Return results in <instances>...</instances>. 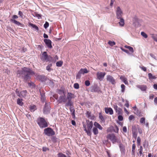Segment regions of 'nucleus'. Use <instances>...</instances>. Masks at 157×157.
I'll use <instances>...</instances> for the list:
<instances>
[{
  "label": "nucleus",
  "mask_w": 157,
  "mask_h": 157,
  "mask_svg": "<svg viewBox=\"0 0 157 157\" xmlns=\"http://www.w3.org/2000/svg\"><path fill=\"white\" fill-rule=\"evenodd\" d=\"M46 61H48L54 63L56 62V60L51 56H48Z\"/></svg>",
  "instance_id": "23"
},
{
  "label": "nucleus",
  "mask_w": 157,
  "mask_h": 157,
  "mask_svg": "<svg viewBox=\"0 0 157 157\" xmlns=\"http://www.w3.org/2000/svg\"><path fill=\"white\" fill-rule=\"evenodd\" d=\"M94 125L95 127H96L97 128H98L100 130H102L103 129L102 127L98 123L96 122H95L94 123Z\"/></svg>",
  "instance_id": "22"
},
{
  "label": "nucleus",
  "mask_w": 157,
  "mask_h": 157,
  "mask_svg": "<svg viewBox=\"0 0 157 157\" xmlns=\"http://www.w3.org/2000/svg\"><path fill=\"white\" fill-rule=\"evenodd\" d=\"M49 150V149L47 147H43V151H46L47 150Z\"/></svg>",
  "instance_id": "56"
},
{
  "label": "nucleus",
  "mask_w": 157,
  "mask_h": 157,
  "mask_svg": "<svg viewBox=\"0 0 157 157\" xmlns=\"http://www.w3.org/2000/svg\"><path fill=\"white\" fill-rule=\"evenodd\" d=\"M126 103L125 104V106L127 107V108H128L129 106V102L128 101L126 100Z\"/></svg>",
  "instance_id": "59"
},
{
  "label": "nucleus",
  "mask_w": 157,
  "mask_h": 157,
  "mask_svg": "<svg viewBox=\"0 0 157 157\" xmlns=\"http://www.w3.org/2000/svg\"><path fill=\"white\" fill-rule=\"evenodd\" d=\"M54 81H55L53 79L49 80V84L52 86H53L54 85Z\"/></svg>",
  "instance_id": "35"
},
{
  "label": "nucleus",
  "mask_w": 157,
  "mask_h": 157,
  "mask_svg": "<svg viewBox=\"0 0 157 157\" xmlns=\"http://www.w3.org/2000/svg\"><path fill=\"white\" fill-rule=\"evenodd\" d=\"M30 110L31 112H34L36 109V106L35 105H30L29 107Z\"/></svg>",
  "instance_id": "26"
},
{
  "label": "nucleus",
  "mask_w": 157,
  "mask_h": 157,
  "mask_svg": "<svg viewBox=\"0 0 157 157\" xmlns=\"http://www.w3.org/2000/svg\"><path fill=\"white\" fill-rule=\"evenodd\" d=\"M140 121L141 123L144 124L145 123V118L144 117L141 118Z\"/></svg>",
  "instance_id": "43"
},
{
  "label": "nucleus",
  "mask_w": 157,
  "mask_h": 157,
  "mask_svg": "<svg viewBox=\"0 0 157 157\" xmlns=\"http://www.w3.org/2000/svg\"><path fill=\"white\" fill-rule=\"evenodd\" d=\"M107 138L110 140L113 144H114L116 142L117 143H121V140L118 139L114 134H109L107 136Z\"/></svg>",
  "instance_id": "5"
},
{
  "label": "nucleus",
  "mask_w": 157,
  "mask_h": 157,
  "mask_svg": "<svg viewBox=\"0 0 157 157\" xmlns=\"http://www.w3.org/2000/svg\"><path fill=\"white\" fill-rule=\"evenodd\" d=\"M105 72H98L97 74V76L98 78L101 81L102 80L105 75Z\"/></svg>",
  "instance_id": "13"
},
{
  "label": "nucleus",
  "mask_w": 157,
  "mask_h": 157,
  "mask_svg": "<svg viewBox=\"0 0 157 157\" xmlns=\"http://www.w3.org/2000/svg\"><path fill=\"white\" fill-rule=\"evenodd\" d=\"M74 87L75 89H78L79 88V85L78 83H75L74 85Z\"/></svg>",
  "instance_id": "44"
},
{
  "label": "nucleus",
  "mask_w": 157,
  "mask_h": 157,
  "mask_svg": "<svg viewBox=\"0 0 157 157\" xmlns=\"http://www.w3.org/2000/svg\"><path fill=\"white\" fill-rule=\"evenodd\" d=\"M49 24L47 21H46L44 25V27L45 29H46L49 26Z\"/></svg>",
  "instance_id": "41"
},
{
  "label": "nucleus",
  "mask_w": 157,
  "mask_h": 157,
  "mask_svg": "<svg viewBox=\"0 0 157 157\" xmlns=\"http://www.w3.org/2000/svg\"><path fill=\"white\" fill-rule=\"evenodd\" d=\"M48 56L46 52H44L42 54V56L40 58L43 61H46Z\"/></svg>",
  "instance_id": "15"
},
{
  "label": "nucleus",
  "mask_w": 157,
  "mask_h": 157,
  "mask_svg": "<svg viewBox=\"0 0 157 157\" xmlns=\"http://www.w3.org/2000/svg\"><path fill=\"white\" fill-rule=\"evenodd\" d=\"M124 47L128 49L129 51L132 53L134 52L133 49L132 47L126 45L124 46Z\"/></svg>",
  "instance_id": "29"
},
{
  "label": "nucleus",
  "mask_w": 157,
  "mask_h": 157,
  "mask_svg": "<svg viewBox=\"0 0 157 157\" xmlns=\"http://www.w3.org/2000/svg\"><path fill=\"white\" fill-rule=\"evenodd\" d=\"M44 41L48 48L50 49H51L52 48V42L50 40L45 39L44 40Z\"/></svg>",
  "instance_id": "11"
},
{
  "label": "nucleus",
  "mask_w": 157,
  "mask_h": 157,
  "mask_svg": "<svg viewBox=\"0 0 157 157\" xmlns=\"http://www.w3.org/2000/svg\"><path fill=\"white\" fill-rule=\"evenodd\" d=\"M52 140L53 143H56L57 141V139L56 137L53 136L52 138Z\"/></svg>",
  "instance_id": "38"
},
{
  "label": "nucleus",
  "mask_w": 157,
  "mask_h": 157,
  "mask_svg": "<svg viewBox=\"0 0 157 157\" xmlns=\"http://www.w3.org/2000/svg\"><path fill=\"white\" fill-rule=\"evenodd\" d=\"M105 112L106 114L109 113L110 115H112L113 113V111L112 109L110 108H105Z\"/></svg>",
  "instance_id": "17"
},
{
  "label": "nucleus",
  "mask_w": 157,
  "mask_h": 157,
  "mask_svg": "<svg viewBox=\"0 0 157 157\" xmlns=\"http://www.w3.org/2000/svg\"><path fill=\"white\" fill-rule=\"evenodd\" d=\"M58 93L59 94L61 95L65 94L64 91L61 89L58 90Z\"/></svg>",
  "instance_id": "36"
},
{
  "label": "nucleus",
  "mask_w": 157,
  "mask_h": 157,
  "mask_svg": "<svg viewBox=\"0 0 157 157\" xmlns=\"http://www.w3.org/2000/svg\"><path fill=\"white\" fill-rule=\"evenodd\" d=\"M94 135H97L98 133V131L96 127H94L92 129Z\"/></svg>",
  "instance_id": "30"
},
{
  "label": "nucleus",
  "mask_w": 157,
  "mask_h": 157,
  "mask_svg": "<svg viewBox=\"0 0 157 157\" xmlns=\"http://www.w3.org/2000/svg\"><path fill=\"white\" fill-rule=\"evenodd\" d=\"M119 144V148L121 152L122 153H124L125 151L124 146L121 143V142Z\"/></svg>",
  "instance_id": "20"
},
{
  "label": "nucleus",
  "mask_w": 157,
  "mask_h": 157,
  "mask_svg": "<svg viewBox=\"0 0 157 157\" xmlns=\"http://www.w3.org/2000/svg\"><path fill=\"white\" fill-rule=\"evenodd\" d=\"M141 35L145 38H147V35L144 32H142L141 33Z\"/></svg>",
  "instance_id": "42"
},
{
  "label": "nucleus",
  "mask_w": 157,
  "mask_h": 157,
  "mask_svg": "<svg viewBox=\"0 0 157 157\" xmlns=\"http://www.w3.org/2000/svg\"><path fill=\"white\" fill-rule=\"evenodd\" d=\"M141 139L140 137H138L137 138V143H140Z\"/></svg>",
  "instance_id": "62"
},
{
  "label": "nucleus",
  "mask_w": 157,
  "mask_h": 157,
  "mask_svg": "<svg viewBox=\"0 0 157 157\" xmlns=\"http://www.w3.org/2000/svg\"><path fill=\"white\" fill-rule=\"evenodd\" d=\"M117 18L118 19L121 18L123 14V12L119 6L117 7L116 11Z\"/></svg>",
  "instance_id": "9"
},
{
  "label": "nucleus",
  "mask_w": 157,
  "mask_h": 157,
  "mask_svg": "<svg viewBox=\"0 0 157 157\" xmlns=\"http://www.w3.org/2000/svg\"><path fill=\"white\" fill-rule=\"evenodd\" d=\"M68 106H70L69 109L70 112L71 113H75V109L74 108L73 102V101H72V105H68Z\"/></svg>",
  "instance_id": "24"
},
{
  "label": "nucleus",
  "mask_w": 157,
  "mask_h": 157,
  "mask_svg": "<svg viewBox=\"0 0 157 157\" xmlns=\"http://www.w3.org/2000/svg\"><path fill=\"white\" fill-rule=\"evenodd\" d=\"M115 128L114 129V132L116 133H118L119 130V128L116 125H115Z\"/></svg>",
  "instance_id": "51"
},
{
  "label": "nucleus",
  "mask_w": 157,
  "mask_h": 157,
  "mask_svg": "<svg viewBox=\"0 0 157 157\" xmlns=\"http://www.w3.org/2000/svg\"><path fill=\"white\" fill-rule=\"evenodd\" d=\"M92 91L94 92H98L100 90L99 87L97 85H94L92 87Z\"/></svg>",
  "instance_id": "19"
},
{
  "label": "nucleus",
  "mask_w": 157,
  "mask_h": 157,
  "mask_svg": "<svg viewBox=\"0 0 157 157\" xmlns=\"http://www.w3.org/2000/svg\"><path fill=\"white\" fill-rule=\"evenodd\" d=\"M10 21V22H13L18 26H20L21 27H23L24 26V25L23 24L20 23L19 21H18L13 19H11Z\"/></svg>",
  "instance_id": "16"
},
{
  "label": "nucleus",
  "mask_w": 157,
  "mask_h": 157,
  "mask_svg": "<svg viewBox=\"0 0 157 157\" xmlns=\"http://www.w3.org/2000/svg\"><path fill=\"white\" fill-rule=\"evenodd\" d=\"M113 108L116 113H117L118 115H120L122 114V109L121 108L118 107L117 105H114Z\"/></svg>",
  "instance_id": "12"
},
{
  "label": "nucleus",
  "mask_w": 157,
  "mask_h": 157,
  "mask_svg": "<svg viewBox=\"0 0 157 157\" xmlns=\"http://www.w3.org/2000/svg\"><path fill=\"white\" fill-rule=\"evenodd\" d=\"M22 99L18 98L17 99V104L20 106H22L24 104V103L22 101Z\"/></svg>",
  "instance_id": "25"
},
{
  "label": "nucleus",
  "mask_w": 157,
  "mask_h": 157,
  "mask_svg": "<svg viewBox=\"0 0 157 157\" xmlns=\"http://www.w3.org/2000/svg\"><path fill=\"white\" fill-rule=\"evenodd\" d=\"M34 16L37 17L38 19H40L41 17V15L39 14L36 13H34Z\"/></svg>",
  "instance_id": "46"
},
{
  "label": "nucleus",
  "mask_w": 157,
  "mask_h": 157,
  "mask_svg": "<svg viewBox=\"0 0 157 157\" xmlns=\"http://www.w3.org/2000/svg\"><path fill=\"white\" fill-rule=\"evenodd\" d=\"M43 134L48 136H50L54 135L55 133L52 128L48 127L44 129Z\"/></svg>",
  "instance_id": "6"
},
{
  "label": "nucleus",
  "mask_w": 157,
  "mask_h": 157,
  "mask_svg": "<svg viewBox=\"0 0 157 157\" xmlns=\"http://www.w3.org/2000/svg\"><path fill=\"white\" fill-rule=\"evenodd\" d=\"M88 71L86 68H81L77 73L76 78V79H79L80 78L82 74H84L88 72Z\"/></svg>",
  "instance_id": "8"
},
{
  "label": "nucleus",
  "mask_w": 157,
  "mask_h": 157,
  "mask_svg": "<svg viewBox=\"0 0 157 157\" xmlns=\"http://www.w3.org/2000/svg\"><path fill=\"white\" fill-rule=\"evenodd\" d=\"M134 118V116L133 115H131L129 116L128 119L130 121H131L133 120Z\"/></svg>",
  "instance_id": "57"
},
{
  "label": "nucleus",
  "mask_w": 157,
  "mask_h": 157,
  "mask_svg": "<svg viewBox=\"0 0 157 157\" xmlns=\"http://www.w3.org/2000/svg\"><path fill=\"white\" fill-rule=\"evenodd\" d=\"M136 86L143 91H146L147 89V86L145 85H136Z\"/></svg>",
  "instance_id": "18"
},
{
  "label": "nucleus",
  "mask_w": 157,
  "mask_h": 157,
  "mask_svg": "<svg viewBox=\"0 0 157 157\" xmlns=\"http://www.w3.org/2000/svg\"><path fill=\"white\" fill-rule=\"evenodd\" d=\"M51 107L48 103H46L43 109V112L44 114H48L50 112Z\"/></svg>",
  "instance_id": "7"
},
{
  "label": "nucleus",
  "mask_w": 157,
  "mask_h": 157,
  "mask_svg": "<svg viewBox=\"0 0 157 157\" xmlns=\"http://www.w3.org/2000/svg\"><path fill=\"white\" fill-rule=\"evenodd\" d=\"M52 63L49 64L46 67V69L48 71L50 72L51 70H52V69L51 68V67L52 66Z\"/></svg>",
  "instance_id": "32"
},
{
  "label": "nucleus",
  "mask_w": 157,
  "mask_h": 157,
  "mask_svg": "<svg viewBox=\"0 0 157 157\" xmlns=\"http://www.w3.org/2000/svg\"><path fill=\"white\" fill-rule=\"evenodd\" d=\"M122 81L125 84H128V82L125 78H123L122 79Z\"/></svg>",
  "instance_id": "54"
},
{
  "label": "nucleus",
  "mask_w": 157,
  "mask_h": 157,
  "mask_svg": "<svg viewBox=\"0 0 157 157\" xmlns=\"http://www.w3.org/2000/svg\"><path fill=\"white\" fill-rule=\"evenodd\" d=\"M63 63V62L61 61H59L57 62L56 63V66L57 67H61Z\"/></svg>",
  "instance_id": "33"
},
{
  "label": "nucleus",
  "mask_w": 157,
  "mask_h": 157,
  "mask_svg": "<svg viewBox=\"0 0 157 157\" xmlns=\"http://www.w3.org/2000/svg\"><path fill=\"white\" fill-rule=\"evenodd\" d=\"M150 55L151 57H152V58H153L155 59V60L157 59L156 57L155 56L154 54H153L152 53H151V54H150Z\"/></svg>",
  "instance_id": "55"
},
{
  "label": "nucleus",
  "mask_w": 157,
  "mask_h": 157,
  "mask_svg": "<svg viewBox=\"0 0 157 157\" xmlns=\"http://www.w3.org/2000/svg\"><path fill=\"white\" fill-rule=\"evenodd\" d=\"M36 122L40 127L41 128L47 127L48 126V123L43 117H38L36 120Z\"/></svg>",
  "instance_id": "4"
},
{
  "label": "nucleus",
  "mask_w": 157,
  "mask_h": 157,
  "mask_svg": "<svg viewBox=\"0 0 157 157\" xmlns=\"http://www.w3.org/2000/svg\"><path fill=\"white\" fill-rule=\"evenodd\" d=\"M75 97L74 94L71 92H67L66 98L65 94L61 95L59 97L57 101L59 103L62 102L66 103L65 106L68 107V105H71L72 101L71 99L74 98Z\"/></svg>",
  "instance_id": "2"
},
{
  "label": "nucleus",
  "mask_w": 157,
  "mask_h": 157,
  "mask_svg": "<svg viewBox=\"0 0 157 157\" xmlns=\"http://www.w3.org/2000/svg\"><path fill=\"white\" fill-rule=\"evenodd\" d=\"M152 38L154 39V40L157 42V37L156 36L154 35H153L152 36Z\"/></svg>",
  "instance_id": "53"
},
{
  "label": "nucleus",
  "mask_w": 157,
  "mask_h": 157,
  "mask_svg": "<svg viewBox=\"0 0 157 157\" xmlns=\"http://www.w3.org/2000/svg\"><path fill=\"white\" fill-rule=\"evenodd\" d=\"M139 150V153L140 154V155L141 156L142 154L143 151V147L141 146H140V149Z\"/></svg>",
  "instance_id": "48"
},
{
  "label": "nucleus",
  "mask_w": 157,
  "mask_h": 157,
  "mask_svg": "<svg viewBox=\"0 0 157 157\" xmlns=\"http://www.w3.org/2000/svg\"><path fill=\"white\" fill-rule=\"evenodd\" d=\"M119 19H120V21L119 22V23L120 25L121 26H123L124 24V20L122 17L120 18Z\"/></svg>",
  "instance_id": "28"
},
{
  "label": "nucleus",
  "mask_w": 157,
  "mask_h": 157,
  "mask_svg": "<svg viewBox=\"0 0 157 157\" xmlns=\"http://www.w3.org/2000/svg\"><path fill=\"white\" fill-rule=\"evenodd\" d=\"M29 26H31L34 29L38 31L39 30L38 27L35 25L31 23H29Z\"/></svg>",
  "instance_id": "21"
},
{
  "label": "nucleus",
  "mask_w": 157,
  "mask_h": 157,
  "mask_svg": "<svg viewBox=\"0 0 157 157\" xmlns=\"http://www.w3.org/2000/svg\"><path fill=\"white\" fill-rule=\"evenodd\" d=\"M108 44L111 46H113L115 44V43L114 41H109Z\"/></svg>",
  "instance_id": "45"
},
{
  "label": "nucleus",
  "mask_w": 157,
  "mask_h": 157,
  "mask_svg": "<svg viewBox=\"0 0 157 157\" xmlns=\"http://www.w3.org/2000/svg\"><path fill=\"white\" fill-rule=\"evenodd\" d=\"M106 79L108 81L111 82L113 85H114L116 83L115 80L113 78L111 75H108L107 76Z\"/></svg>",
  "instance_id": "14"
},
{
  "label": "nucleus",
  "mask_w": 157,
  "mask_h": 157,
  "mask_svg": "<svg viewBox=\"0 0 157 157\" xmlns=\"http://www.w3.org/2000/svg\"><path fill=\"white\" fill-rule=\"evenodd\" d=\"M121 49L122 51L125 52L126 53L128 54H130L129 52H128V50H127L125 49H124V48H123L122 47H121Z\"/></svg>",
  "instance_id": "47"
},
{
  "label": "nucleus",
  "mask_w": 157,
  "mask_h": 157,
  "mask_svg": "<svg viewBox=\"0 0 157 157\" xmlns=\"http://www.w3.org/2000/svg\"><path fill=\"white\" fill-rule=\"evenodd\" d=\"M121 91L122 92H124L125 86L123 84H122L121 85Z\"/></svg>",
  "instance_id": "39"
},
{
  "label": "nucleus",
  "mask_w": 157,
  "mask_h": 157,
  "mask_svg": "<svg viewBox=\"0 0 157 157\" xmlns=\"http://www.w3.org/2000/svg\"><path fill=\"white\" fill-rule=\"evenodd\" d=\"M148 76L150 79H153L156 78L155 76H153L151 73L148 74Z\"/></svg>",
  "instance_id": "31"
},
{
  "label": "nucleus",
  "mask_w": 157,
  "mask_h": 157,
  "mask_svg": "<svg viewBox=\"0 0 157 157\" xmlns=\"http://www.w3.org/2000/svg\"><path fill=\"white\" fill-rule=\"evenodd\" d=\"M17 75L23 79L25 82L29 81L28 84V86L31 87L35 88L36 85L30 79L32 76L35 75V72L30 68L24 67L21 68V70L17 71Z\"/></svg>",
  "instance_id": "1"
},
{
  "label": "nucleus",
  "mask_w": 157,
  "mask_h": 157,
  "mask_svg": "<svg viewBox=\"0 0 157 157\" xmlns=\"http://www.w3.org/2000/svg\"><path fill=\"white\" fill-rule=\"evenodd\" d=\"M36 78L42 82H44L47 80H49L46 76L44 75H38Z\"/></svg>",
  "instance_id": "10"
},
{
  "label": "nucleus",
  "mask_w": 157,
  "mask_h": 157,
  "mask_svg": "<svg viewBox=\"0 0 157 157\" xmlns=\"http://www.w3.org/2000/svg\"><path fill=\"white\" fill-rule=\"evenodd\" d=\"M123 130L124 132H127V128L126 126H124L123 127Z\"/></svg>",
  "instance_id": "60"
},
{
  "label": "nucleus",
  "mask_w": 157,
  "mask_h": 157,
  "mask_svg": "<svg viewBox=\"0 0 157 157\" xmlns=\"http://www.w3.org/2000/svg\"><path fill=\"white\" fill-rule=\"evenodd\" d=\"M91 112H90L89 111H87L86 113V116L88 118H90L91 117Z\"/></svg>",
  "instance_id": "50"
},
{
  "label": "nucleus",
  "mask_w": 157,
  "mask_h": 157,
  "mask_svg": "<svg viewBox=\"0 0 157 157\" xmlns=\"http://www.w3.org/2000/svg\"><path fill=\"white\" fill-rule=\"evenodd\" d=\"M153 87L154 89L157 90V84H155L153 85Z\"/></svg>",
  "instance_id": "64"
},
{
  "label": "nucleus",
  "mask_w": 157,
  "mask_h": 157,
  "mask_svg": "<svg viewBox=\"0 0 157 157\" xmlns=\"http://www.w3.org/2000/svg\"><path fill=\"white\" fill-rule=\"evenodd\" d=\"M85 84L86 86H89L90 85V82L89 80H86L85 81Z\"/></svg>",
  "instance_id": "49"
},
{
  "label": "nucleus",
  "mask_w": 157,
  "mask_h": 157,
  "mask_svg": "<svg viewBox=\"0 0 157 157\" xmlns=\"http://www.w3.org/2000/svg\"><path fill=\"white\" fill-rule=\"evenodd\" d=\"M87 127L83 123V126L84 128V131L87 133L88 136L91 135V129L93 127V123L92 121H90L89 120H86Z\"/></svg>",
  "instance_id": "3"
},
{
  "label": "nucleus",
  "mask_w": 157,
  "mask_h": 157,
  "mask_svg": "<svg viewBox=\"0 0 157 157\" xmlns=\"http://www.w3.org/2000/svg\"><path fill=\"white\" fill-rule=\"evenodd\" d=\"M27 91L26 90H24L20 92L21 95V98H24L26 95V94Z\"/></svg>",
  "instance_id": "27"
},
{
  "label": "nucleus",
  "mask_w": 157,
  "mask_h": 157,
  "mask_svg": "<svg viewBox=\"0 0 157 157\" xmlns=\"http://www.w3.org/2000/svg\"><path fill=\"white\" fill-rule=\"evenodd\" d=\"M40 95H41V100L43 101H44L45 100V95L44 93H41L40 92Z\"/></svg>",
  "instance_id": "34"
},
{
  "label": "nucleus",
  "mask_w": 157,
  "mask_h": 157,
  "mask_svg": "<svg viewBox=\"0 0 157 157\" xmlns=\"http://www.w3.org/2000/svg\"><path fill=\"white\" fill-rule=\"evenodd\" d=\"M99 118L100 119H101V120L102 121H105V120L104 118L102 116V115L101 114V113H100L99 114Z\"/></svg>",
  "instance_id": "40"
},
{
  "label": "nucleus",
  "mask_w": 157,
  "mask_h": 157,
  "mask_svg": "<svg viewBox=\"0 0 157 157\" xmlns=\"http://www.w3.org/2000/svg\"><path fill=\"white\" fill-rule=\"evenodd\" d=\"M18 15L20 16V17L21 18H23V13L22 12L20 11H19L18 12Z\"/></svg>",
  "instance_id": "58"
},
{
  "label": "nucleus",
  "mask_w": 157,
  "mask_h": 157,
  "mask_svg": "<svg viewBox=\"0 0 157 157\" xmlns=\"http://www.w3.org/2000/svg\"><path fill=\"white\" fill-rule=\"evenodd\" d=\"M140 68L144 71H146L147 70L146 68L144 67H140Z\"/></svg>",
  "instance_id": "61"
},
{
  "label": "nucleus",
  "mask_w": 157,
  "mask_h": 157,
  "mask_svg": "<svg viewBox=\"0 0 157 157\" xmlns=\"http://www.w3.org/2000/svg\"><path fill=\"white\" fill-rule=\"evenodd\" d=\"M118 118L119 121H122L123 120V118L122 116L120 115H118Z\"/></svg>",
  "instance_id": "52"
},
{
  "label": "nucleus",
  "mask_w": 157,
  "mask_h": 157,
  "mask_svg": "<svg viewBox=\"0 0 157 157\" xmlns=\"http://www.w3.org/2000/svg\"><path fill=\"white\" fill-rule=\"evenodd\" d=\"M58 157H67L66 155L62 153H59L57 154Z\"/></svg>",
  "instance_id": "37"
},
{
  "label": "nucleus",
  "mask_w": 157,
  "mask_h": 157,
  "mask_svg": "<svg viewBox=\"0 0 157 157\" xmlns=\"http://www.w3.org/2000/svg\"><path fill=\"white\" fill-rule=\"evenodd\" d=\"M53 97L56 99L57 100L58 99V95L57 94H55L53 95Z\"/></svg>",
  "instance_id": "63"
}]
</instances>
